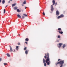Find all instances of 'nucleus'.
Instances as JSON below:
<instances>
[{"label":"nucleus","mask_w":67,"mask_h":67,"mask_svg":"<svg viewBox=\"0 0 67 67\" xmlns=\"http://www.w3.org/2000/svg\"><path fill=\"white\" fill-rule=\"evenodd\" d=\"M47 55L48 57H47V58L45 60V63H47V65H49L51 63V61L50 60L49 54L48 53H47Z\"/></svg>","instance_id":"1"},{"label":"nucleus","mask_w":67,"mask_h":67,"mask_svg":"<svg viewBox=\"0 0 67 67\" xmlns=\"http://www.w3.org/2000/svg\"><path fill=\"white\" fill-rule=\"evenodd\" d=\"M64 60H63L62 61L58 62L57 63H56L55 64L56 65H57L58 64H59L60 65V67H63V64H64Z\"/></svg>","instance_id":"2"},{"label":"nucleus","mask_w":67,"mask_h":67,"mask_svg":"<svg viewBox=\"0 0 67 67\" xmlns=\"http://www.w3.org/2000/svg\"><path fill=\"white\" fill-rule=\"evenodd\" d=\"M63 44V43H59V44H58V47L59 48H60L61 47V46H62Z\"/></svg>","instance_id":"3"},{"label":"nucleus","mask_w":67,"mask_h":67,"mask_svg":"<svg viewBox=\"0 0 67 67\" xmlns=\"http://www.w3.org/2000/svg\"><path fill=\"white\" fill-rule=\"evenodd\" d=\"M64 16V15L63 14H62L60 15V16H58L57 17L58 19H59L60 18L63 17Z\"/></svg>","instance_id":"4"},{"label":"nucleus","mask_w":67,"mask_h":67,"mask_svg":"<svg viewBox=\"0 0 67 67\" xmlns=\"http://www.w3.org/2000/svg\"><path fill=\"white\" fill-rule=\"evenodd\" d=\"M53 5H52L51 6V10H52V12H53V9H54L53 8Z\"/></svg>","instance_id":"5"},{"label":"nucleus","mask_w":67,"mask_h":67,"mask_svg":"<svg viewBox=\"0 0 67 67\" xmlns=\"http://www.w3.org/2000/svg\"><path fill=\"white\" fill-rule=\"evenodd\" d=\"M9 47L10 48V52H13V49L12 48V47H11V46H9Z\"/></svg>","instance_id":"6"},{"label":"nucleus","mask_w":67,"mask_h":67,"mask_svg":"<svg viewBox=\"0 0 67 67\" xmlns=\"http://www.w3.org/2000/svg\"><path fill=\"white\" fill-rule=\"evenodd\" d=\"M56 14L57 16H58L59 14V12L57 10L56 11Z\"/></svg>","instance_id":"7"},{"label":"nucleus","mask_w":67,"mask_h":67,"mask_svg":"<svg viewBox=\"0 0 67 67\" xmlns=\"http://www.w3.org/2000/svg\"><path fill=\"white\" fill-rule=\"evenodd\" d=\"M29 51V50H27L26 51H25V53L26 54H27L28 53V52Z\"/></svg>","instance_id":"8"},{"label":"nucleus","mask_w":67,"mask_h":67,"mask_svg":"<svg viewBox=\"0 0 67 67\" xmlns=\"http://www.w3.org/2000/svg\"><path fill=\"white\" fill-rule=\"evenodd\" d=\"M17 16L19 18H21V16L19 14H17Z\"/></svg>","instance_id":"9"},{"label":"nucleus","mask_w":67,"mask_h":67,"mask_svg":"<svg viewBox=\"0 0 67 67\" xmlns=\"http://www.w3.org/2000/svg\"><path fill=\"white\" fill-rule=\"evenodd\" d=\"M18 9L17 7H14V9L15 10H16Z\"/></svg>","instance_id":"10"},{"label":"nucleus","mask_w":67,"mask_h":67,"mask_svg":"<svg viewBox=\"0 0 67 67\" xmlns=\"http://www.w3.org/2000/svg\"><path fill=\"white\" fill-rule=\"evenodd\" d=\"M58 32L59 34H62L63 33V31H58Z\"/></svg>","instance_id":"11"},{"label":"nucleus","mask_w":67,"mask_h":67,"mask_svg":"<svg viewBox=\"0 0 67 67\" xmlns=\"http://www.w3.org/2000/svg\"><path fill=\"white\" fill-rule=\"evenodd\" d=\"M65 47H66V45L65 44H63L62 46V47L63 48H64Z\"/></svg>","instance_id":"12"},{"label":"nucleus","mask_w":67,"mask_h":67,"mask_svg":"<svg viewBox=\"0 0 67 67\" xmlns=\"http://www.w3.org/2000/svg\"><path fill=\"white\" fill-rule=\"evenodd\" d=\"M16 5V3H14V4H12V7H13L14 6H15Z\"/></svg>","instance_id":"13"},{"label":"nucleus","mask_w":67,"mask_h":67,"mask_svg":"<svg viewBox=\"0 0 67 67\" xmlns=\"http://www.w3.org/2000/svg\"><path fill=\"white\" fill-rule=\"evenodd\" d=\"M17 11L19 13H20L21 12V11L19 10V9H17Z\"/></svg>","instance_id":"14"},{"label":"nucleus","mask_w":67,"mask_h":67,"mask_svg":"<svg viewBox=\"0 0 67 67\" xmlns=\"http://www.w3.org/2000/svg\"><path fill=\"white\" fill-rule=\"evenodd\" d=\"M19 46H16V49L17 50H18V48H19Z\"/></svg>","instance_id":"15"},{"label":"nucleus","mask_w":67,"mask_h":67,"mask_svg":"<svg viewBox=\"0 0 67 67\" xmlns=\"http://www.w3.org/2000/svg\"><path fill=\"white\" fill-rule=\"evenodd\" d=\"M5 3V1L4 0H3L2 1V4H4Z\"/></svg>","instance_id":"16"},{"label":"nucleus","mask_w":67,"mask_h":67,"mask_svg":"<svg viewBox=\"0 0 67 67\" xmlns=\"http://www.w3.org/2000/svg\"><path fill=\"white\" fill-rule=\"evenodd\" d=\"M52 3H53V5H54L55 3V2L54 0H53L52 1Z\"/></svg>","instance_id":"17"},{"label":"nucleus","mask_w":67,"mask_h":67,"mask_svg":"<svg viewBox=\"0 0 67 67\" xmlns=\"http://www.w3.org/2000/svg\"><path fill=\"white\" fill-rule=\"evenodd\" d=\"M43 63H45V60L44 59H43Z\"/></svg>","instance_id":"18"},{"label":"nucleus","mask_w":67,"mask_h":67,"mask_svg":"<svg viewBox=\"0 0 67 67\" xmlns=\"http://www.w3.org/2000/svg\"><path fill=\"white\" fill-rule=\"evenodd\" d=\"M7 57H10V56L9 54L7 53Z\"/></svg>","instance_id":"19"},{"label":"nucleus","mask_w":67,"mask_h":67,"mask_svg":"<svg viewBox=\"0 0 67 67\" xmlns=\"http://www.w3.org/2000/svg\"><path fill=\"white\" fill-rule=\"evenodd\" d=\"M23 15H24L25 17H27V15L25 14H23Z\"/></svg>","instance_id":"20"},{"label":"nucleus","mask_w":67,"mask_h":67,"mask_svg":"<svg viewBox=\"0 0 67 67\" xmlns=\"http://www.w3.org/2000/svg\"><path fill=\"white\" fill-rule=\"evenodd\" d=\"M58 30L59 31H61L62 30V29L60 28H59L58 29Z\"/></svg>","instance_id":"21"},{"label":"nucleus","mask_w":67,"mask_h":67,"mask_svg":"<svg viewBox=\"0 0 67 67\" xmlns=\"http://www.w3.org/2000/svg\"><path fill=\"white\" fill-rule=\"evenodd\" d=\"M25 40H26V41H28L29 39H28V38H26Z\"/></svg>","instance_id":"22"},{"label":"nucleus","mask_w":67,"mask_h":67,"mask_svg":"<svg viewBox=\"0 0 67 67\" xmlns=\"http://www.w3.org/2000/svg\"><path fill=\"white\" fill-rule=\"evenodd\" d=\"M61 37L59 35H58V38H59Z\"/></svg>","instance_id":"23"},{"label":"nucleus","mask_w":67,"mask_h":67,"mask_svg":"<svg viewBox=\"0 0 67 67\" xmlns=\"http://www.w3.org/2000/svg\"><path fill=\"white\" fill-rule=\"evenodd\" d=\"M24 50L25 51L27 50V47H25L24 48Z\"/></svg>","instance_id":"24"},{"label":"nucleus","mask_w":67,"mask_h":67,"mask_svg":"<svg viewBox=\"0 0 67 67\" xmlns=\"http://www.w3.org/2000/svg\"><path fill=\"white\" fill-rule=\"evenodd\" d=\"M26 1H25L23 3V4H26Z\"/></svg>","instance_id":"25"},{"label":"nucleus","mask_w":67,"mask_h":67,"mask_svg":"<svg viewBox=\"0 0 67 67\" xmlns=\"http://www.w3.org/2000/svg\"><path fill=\"white\" fill-rule=\"evenodd\" d=\"M5 12V9H4V12H3V13H4Z\"/></svg>","instance_id":"26"},{"label":"nucleus","mask_w":67,"mask_h":67,"mask_svg":"<svg viewBox=\"0 0 67 67\" xmlns=\"http://www.w3.org/2000/svg\"><path fill=\"white\" fill-rule=\"evenodd\" d=\"M44 66H46L47 64H46V63H44Z\"/></svg>","instance_id":"27"},{"label":"nucleus","mask_w":67,"mask_h":67,"mask_svg":"<svg viewBox=\"0 0 67 67\" xmlns=\"http://www.w3.org/2000/svg\"><path fill=\"white\" fill-rule=\"evenodd\" d=\"M3 64L4 65H7V63H3Z\"/></svg>","instance_id":"28"},{"label":"nucleus","mask_w":67,"mask_h":67,"mask_svg":"<svg viewBox=\"0 0 67 67\" xmlns=\"http://www.w3.org/2000/svg\"><path fill=\"white\" fill-rule=\"evenodd\" d=\"M22 18L23 19H24L25 18V16H24L22 15Z\"/></svg>","instance_id":"29"},{"label":"nucleus","mask_w":67,"mask_h":67,"mask_svg":"<svg viewBox=\"0 0 67 67\" xmlns=\"http://www.w3.org/2000/svg\"><path fill=\"white\" fill-rule=\"evenodd\" d=\"M44 58H45V59H46L47 58V56H44Z\"/></svg>","instance_id":"30"},{"label":"nucleus","mask_w":67,"mask_h":67,"mask_svg":"<svg viewBox=\"0 0 67 67\" xmlns=\"http://www.w3.org/2000/svg\"><path fill=\"white\" fill-rule=\"evenodd\" d=\"M43 15H45V14L44 12H43Z\"/></svg>","instance_id":"31"},{"label":"nucleus","mask_w":67,"mask_h":67,"mask_svg":"<svg viewBox=\"0 0 67 67\" xmlns=\"http://www.w3.org/2000/svg\"><path fill=\"white\" fill-rule=\"evenodd\" d=\"M2 61V59L1 58H0V62H1Z\"/></svg>","instance_id":"32"},{"label":"nucleus","mask_w":67,"mask_h":67,"mask_svg":"<svg viewBox=\"0 0 67 67\" xmlns=\"http://www.w3.org/2000/svg\"><path fill=\"white\" fill-rule=\"evenodd\" d=\"M18 45H20V43H18Z\"/></svg>","instance_id":"33"},{"label":"nucleus","mask_w":67,"mask_h":67,"mask_svg":"<svg viewBox=\"0 0 67 67\" xmlns=\"http://www.w3.org/2000/svg\"><path fill=\"white\" fill-rule=\"evenodd\" d=\"M60 60V59H58V61H59V60Z\"/></svg>","instance_id":"34"},{"label":"nucleus","mask_w":67,"mask_h":67,"mask_svg":"<svg viewBox=\"0 0 67 67\" xmlns=\"http://www.w3.org/2000/svg\"><path fill=\"white\" fill-rule=\"evenodd\" d=\"M55 6H56V5H57V2H56V3H55Z\"/></svg>","instance_id":"35"},{"label":"nucleus","mask_w":67,"mask_h":67,"mask_svg":"<svg viewBox=\"0 0 67 67\" xmlns=\"http://www.w3.org/2000/svg\"><path fill=\"white\" fill-rule=\"evenodd\" d=\"M10 1H9V2H8V3H10Z\"/></svg>","instance_id":"36"},{"label":"nucleus","mask_w":67,"mask_h":67,"mask_svg":"<svg viewBox=\"0 0 67 67\" xmlns=\"http://www.w3.org/2000/svg\"><path fill=\"white\" fill-rule=\"evenodd\" d=\"M45 56H47V54L46 53H45Z\"/></svg>","instance_id":"37"},{"label":"nucleus","mask_w":67,"mask_h":67,"mask_svg":"<svg viewBox=\"0 0 67 67\" xmlns=\"http://www.w3.org/2000/svg\"><path fill=\"white\" fill-rule=\"evenodd\" d=\"M2 2V1L1 0H0V3H1Z\"/></svg>","instance_id":"38"},{"label":"nucleus","mask_w":67,"mask_h":67,"mask_svg":"<svg viewBox=\"0 0 67 67\" xmlns=\"http://www.w3.org/2000/svg\"><path fill=\"white\" fill-rule=\"evenodd\" d=\"M25 43H26V44H27V42L26 41L25 42Z\"/></svg>","instance_id":"39"},{"label":"nucleus","mask_w":67,"mask_h":67,"mask_svg":"<svg viewBox=\"0 0 67 67\" xmlns=\"http://www.w3.org/2000/svg\"><path fill=\"white\" fill-rule=\"evenodd\" d=\"M5 7H8V5H6Z\"/></svg>","instance_id":"40"},{"label":"nucleus","mask_w":67,"mask_h":67,"mask_svg":"<svg viewBox=\"0 0 67 67\" xmlns=\"http://www.w3.org/2000/svg\"><path fill=\"white\" fill-rule=\"evenodd\" d=\"M27 8V7H25V9H26V8Z\"/></svg>","instance_id":"41"},{"label":"nucleus","mask_w":67,"mask_h":67,"mask_svg":"<svg viewBox=\"0 0 67 67\" xmlns=\"http://www.w3.org/2000/svg\"><path fill=\"white\" fill-rule=\"evenodd\" d=\"M15 52V50H14V52Z\"/></svg>","instance_id":"42"},{"label":"nucleus","mask_w":67,"mask_h":67,"mask_svg":"<svg viewBox=\"0 0 67 67\" xmlns=\"http://www.w3.org/2000/svg\"><path fill=\"white\" fill-rule=\"evenodd\" d=\"M57 42H59V41L58 40H57Z\"/></svg>","instance_id":"43"},{"label":"nucleus","mask_w":67,"mask_h":67,"mask_svg":"<svg viewBox=\"0 0 67 67\" xmlns=\"http://www.w3.org/2000/svg\"><path fill=\"white\" fill-rule=\"evenodd\" d=\"M18 36H20V35H18Z\"/></svg>","instance_id":"44"},{"label":"nucleus","mask_w":67,"mask_h":67,"mask_svg":"<svg viewBox=\"0 0 67 67\" xmlns=\"http://www.w3.org/2000/svg\"><path fill=\"white\" fill-rule=\"evenodd\" d=\"M10 1H12V0H10Z\"/></svg>","instance_id":"45"}]
</instances>
